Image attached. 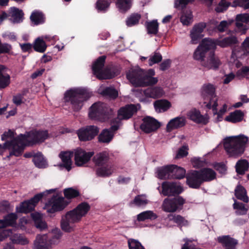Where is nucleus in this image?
<instances>
[{"mask_svg": "<svg viewBox=\"0 0 249 249\" xmlns=\"http://www.w3.org/2000/svg\"><path fill=\"white\" fill-rule=\"evenodd\" d=\"M48 137L47 130H33L20 134L11 141H7L5 145L10 150V155L16 157L21 156L26 146L43 142Z\"/></svg>", "mask_w": 249, "mask_h": 249, "instance_id": "f257e3e1", "label": "nucleus"}, {"mask_svg": "<svg viewBox=\"0 0 249 249\" xmlns=\"http://www.w3.org/2000/svg\"><path fill=\"white\" fill-rule=\"evenodd\" d=\"M216 44L210 38L202 39L194 53V58L197 60L203 61V65L208 69L216 70L220 65V61L215 56L214 51Z\"/></svg>", "mask_w": 249, "mask_h": 249, "instance_id": "f03ea898", "label": "nucleus"}, {"mask_svg": "<svg viewBox=\"0 0 249 249\" xmlns=\"http://www.w3.org/2000/svg\"><path fill=\"white\" fill-rule=\"evenodd\" d=\"M90 209L89 205L86 202L79 204L76 208L68 212L65 216L62 217L61 227L66 232H71L73 230V224L78 222L85 216Z\"/></svg>", "mask_w": 249, "mask_h": 249, "instance_id": "7ed1b4c3", "label": "nucleus"}, {"mask_svg": "<svg viewBox=\"0 0 249 249\" xmlns=\"http://www.w3.org/2000/svg\"><path fill=\"white\" fill-rule=\"evenodd\" d=\"M92 160L97 167L96 174L98 177H108L116 172V166L110 162L109 154L106 151L97 154Z\"/></svg>", "mask_w": 249, "mask_h": 249, "instance_id": "20e7f679", "label": "nucleus"}, {"mask_svg": "<svg viewBox=\"0 0 249 249\" xmlns=\"http://www.w3.org/2000/svg\"><path fill=\"white\" fill-rule=\"evenodd\" d=\"M248 141L244 136L231 137L224 140V147L230 157H237L244 152Z\"/></svg>", "mask_w": 249, "mask_h": 249, "instance_id": "39448f33", "label": "nucleus"}, {"mask_svg": "<svg viewBox=\"0 0 249 249\" xmlns=\"http://www.w3.org/2000/svg\"><path fill=\"white\" fill-rule=\"evenodd\" d=\"M114 113V110L107 104L98 102L90 107L89 116L92 120L103 122L113 117Z\"/></svg>", "mask_w": 249, "mask_h": 249, "instance_id": "423d86ee", "label": "nucleus"}, {"mask_svg": "<svg viewBox=\"0 0 249 249\" xmlns=\"http://www.w3.org/2000/svg\"><path fill=\"white\" fill-rule=\"evenodd\" d=\"M52 192H53V190H47L43 193L36 195L33 198L28 200L21 202L19 206L16 207L17 212L26 213L33 211L36 205L43 196Z\"/></svg>", "mask_w": 249, "mask_h": 249, "instance_id": "0eeeda50", "label": "nucleus"}, {"mask_svg": "<svg viewBox=\"0 0 249 249\" xmlns=\"http://www.w3.org/2000/svg\"><path fill=\"white\" fill-rule=\"evenodd\" d=\"M68 204L64 197L53 195L46 203L45 209L48 213H53L63 210Z\"/></svg>", "mask_w": 249, "mask_h": 249, "instance_id": "6e6552de", "label": "nucleus"}, {"mask_svg": "<svg viewBox=\"0 0 249 249\" xmlns=\"http://www.w3.org/2000/svg\"><path fill=\"white\" fill-rule=\"evenodd\" d=\"M185 200L181 196H178L172 198H165L162 205L163 211L168 213H174L182 209Z\"/></svg>", "mask_w": 249, "mask_h": 249, "instance_id": "1a4fd4ad", "label": "nucleus"}, {"mask_svg": "<svg viewBox=\"0 0 249 249\" xmlns=\"http://www.w3.org/2000/svg\"><path fill=\"white\" fill-rule=\"evenodd\" d=\"M90 97L89 94H65L64 99L65 102H70L75 111L80 110L83 103Z\"/></svg>", "mask_w": 249, "mask_h": 249, "instance_id": "9d476101", "label": "nucleus"}, {"mask_svg": "<svg viewBox=\"0 0 249 249\" xmlns=\"http://www.w3.org/2000/svg\"><path fill=\"white\" fill-rule=\"evenodd\" d=\"M126 78L135 87L142 86L144 71L139 67L130 69L126 73Z\"/></svg>", "mask_w": 249, "mask_h": 249, "instance_id": "9b49d317", "label": "nucleus"}, {"mask_svg": "<svg viewBox=\"0 0 249 249\" xmlns=\"http://www.w3.org/2000/svg\"><path fill=\"white\" fill-rule=\"evenodd\" d=\"M120 126V122L119 119L112 120L111 122L110 129H104L99 136V141L104 143H108L113 139L114 132L117 131Z\"/></svg>", "mask_w": 249, "mask_h": 249, "instance_id": "f8f14e48", "label": "nucleus"}, {"mask_svg": "<svg viewBox=\"0 0 249 249\" xmlns=\"http://www.w3.org/2000/svg\"><path fill=\"white\" fill-rule=\"evenodd\" d=\"M140 107V106L139 104H130L126 105L125 107H121L118 110V117L115 118L113 120L119 119L121 125V120H127L130 118L134 113L137 112Z\"/></svg>", "mask_w": 249, "mask_h": 249, "instance_id": "ddd939ff", "label": "nucleus"}, {"mask_svg": "<svg viewBox=\"0 0 249 249\" xmlns=\"http://www.w3.org/2000/svg\"><path fill=\"white\" fill-rule=\"evenodd\" d=\"M98 132L99 129L97 126L89 125L79 129L77 134L80 141H87L92 140Z\"/></svg>", "mask_w": 249, "mask_h": 249, "instance_id": "4468645a", "label": "nucleus"}, {"mask_svg": "<svg viewBox=\"0 0 249 249\" xmlns=\"http://www.w3.org/2000/svg\"><path fill=\"white\" fill-rule=\"evenodd\" d=\"M162 193L165 196L178 195L183 191V188L175 182H163L162 184Z\"/></svg>", "mask_w": 249, "mask_h": 249, "instance_id": "2eb2a0df", "label": "nucleus"}, {"mask_svg": "<svg viewBox=\"0 0 249 249\" xmlns=\"http://www.w3.org/2000/svg\"><path fill=\"white\" fill-rule=\"evenodd\" d=\"M160 126V124L153 117L147 116L142 119V123L140 126L141 129L146 133H149L157 130Z\"/></svg>", "mask_w": 249, "mask_h": 249, "instance_id": "dca6fc26", "label": "nucleus"}, {"mask_svg": "<svg viewBox=\"0 0 249 249\" xmlns=\"http://www.w3.org/2000/svg\"><path fill=\"white\" fill-rule=\"evenodd\" d=\"M94 155L93 152H87L81 148H77L74 153L75 164L81 166L87 163Z\"/></svg>", "mask_w": 249, "mask_h": 249, "instance_id": "f3484780", "label": "nucleus"}, {"mask_svg": "<svg viewBox=\"0 0 249 249\" xmlns=\"http://www.w3.org/2000/svg\"><path fill=\"white\" fill-rule=\"evenodd\" d=\"M186 183L190 188L198 189L203 183L199 171L194 170L188 173L186 176Z\"/></svg>", "mask_w": 249, "mask_h": 249, "instance_id": "a211bd4d", "label": "nucleus"}, {"mask_svg": "<svg viewBox=\"0 0 249 249\" xmlns=\"http://www.w3.org/2000/svg\"><path fill=\"white\" fill-rule=\"evenodd\" d=\"M206 26V23L205 22H199L194 26L190 34L193 44L197 43L198 41L202 37V33Z\"/></svg>", "mask_w": 249, "mask_h": 249, "instance_id": "6ab92c4d", "label": "nucleus"}, {"mask_svg": "<svg viewBox=\"0 0 249 249\" xmlns=\"http://www.w3.org/2000/svg\"><path fill=\"white\" fill-rule=\"evenodd\" d=\"M106 55L99 56L93 63L92 70L94 75H96L97 78L99 79L103 73V69L105 66L106 59Z\"/></svg>", "mask_w": 249, "mask_h": 249, "instance_id": "aec40b11", "label": "nucleus"}, {"mask_svg": "<svg viewBox=\"0 0 249 249\" xmlns=\"http://www.w3.org/2000/svg\"><path fill=\"white\" fill-rule=\"evenodd\" d=\"M120 73L119 67L115 65L107 66L103 70V73L99 79H110L118 75Z\"/></svg>", "mask_w": 249, "mask_h": 249, "instance_id": "412c9836", "label": "nucleus"}, {"mask_svg": "<svg viewBox=\"0 0 249 249\" xmlns=\"http://www.w3.org/2000/svg\"><path fill=\"white\" fill-rule=\"evenodd\" d=\"M217 241L225 248V249H235L236 245L238 243L237 240L229 235L219 236L217 237Z\"/></svg>", "mask_w": 249, "mask_h": 249, "instance_id": "4be33fe9", "label": "nucleus"}, {"mask_svg": "<svg viewBox=\"0 0 249 249\" xmlns=\"http://www.w3.org/2000/svg\"><path fill=\"white\" fill-rule=\"evenodd\" d=\"M24 14L23 11L16 7H11L9 12L10 19L15 23L22 22L24 19Z\"/></svg>", "mask_w": 249, "mask_h": 249, "instance_id": "5701e85b", "label": "nucleus"}, {"mask_svg": "<svg viewBox=\"0 0 249 249\" xmlns=\"http://www.w3.org/2000/svg\"><path fill=\"white\" fill-rule=\"evenodd\" d=\"M8 69L4 65H0V89H4L10 83V76L8 73Z\"/></svg>", "mask_w": 249, "mask_h": 249, "instance_id": "b1692460", "label": "nucleus"}, {"mask_svg": "<svg viewBox=\"0 0 249 249\" xmlns=\"http://www.w3.org/2000/svg\"><path fill=\"white\" fill-rule=\"evenodd\" d=\"M186 124V119L184 117H177L171 119L167 124L166 129L170 132L173 129L182 127Z\"/></svg>", "mask_w": 249, "mask_h": 249, "instance_id": "393cba45", "label": "nucleus"}, {"mask_svg": "<svg viewBox=\"0 0 249 249\" xmlns=\"http://www.w3.org/2000/svg\"><path fill=\"white\" fill-rule=\"evenodd\" d=\"M203 183L210 182L216 178V173L213 169L209 168H204L198 170Z\"/></svg>", "mask_w": 249, "mask_h": 249, "instance_id": "a878e982", "label": "nucleus"}, {"mask_svg": "<svg viewBox=\"0 0 249 249\" xmlns=\"http://www.w3.org/2000/svg\"><path fill=\"white\" fill-rule=\"evenodd\" d=\"M188 116L191 120L198 124H206L208 122L207 118L202 115L200 111L196 109L190 110Z\"/></svg>", "mask_w": 249, "mask_h": 249, "instance_id": "bb28decb", "label": "nucleus"}, {"mask_svg": "<svg viewBox=\"0 0 249 249\" xmlns=\"http://www.w3.org/2000/svg\"><path fill=\"white\" fill-rule=\"evenodd\" d=\"M73 155V152L71 151L62 152L59 154V157L63 162V165L68 171H70L71 168V158Z\"/></svg>", "mask_w": 249, "mask_h": 249, "instance_id": "cd10ccee", "label": "nucleus"}, {"mask_svg": "<svg viewBox=\"0 0 249 249\" xmlns=\"http://www.w3.org/2000/svg\"><path fill=\"white\" fill-rule=\"evenodd\" d=\"M204 98L209 99L208 102H205L206 107L209 109H212L213 114L217 113V107L218 106V97L216 94H204Z\"/></svg>", "mask_w": 249, "mask_h": 249, "instance_id": "c85d7f7f", "label": "nucleus"}, {"mask_svg": "<svg viewBox=\"0 0 249 249\" xmlns=\"http://www.w3.org/2000/svg\"><path fill=\"white\" fill-rule=\"evenodd\" d=\"M244 117V113L240 110H236L234 111L231 112L229 115L226 117L225 121L232 123H236L241 122Z\"/></svg>", "mask_w": 249, "mask_h": 249, "instance_id": "c756f323", "label": "nucleus"}, {"mask_svg": "<svg viewBox=\"0 0 249 249\" xmlns=\"http://www.w3.org/2000/svg\"><path fill=\"white\" fill-rule=\"evenodd\" d=\"M48 247L47 235H38L34 242V249H48Z\"/></svg>", "mask_w": 249, "mask_h": 249, "instance_id": "7c9ffc66", "label": "nucleus"}, {"mask_svg": "<svg viewBox=\"0 0 249 249\" xmlns=\"http://www.w3.org/2000/svg\"><path fill=\"white\" fill-rule=\"evenodd\" d=\"M16 214L11 213L5 216L3 219L0 220V228H6L8 226H13L17 219Z\"/></svg>", "mask_w": 249, "mask_h": 249, "instance_id": "2f4dec72", "label": "nucleus"}, {"mask_svg": "<svg viewBox=\"0 0 249 249\" xmlns=\"http://www.w3.org/2000/svg\"><path fill=\"white\" fill-rule=\"evenodd\" d=\"M30 18L31 21L36 25L43 24L45 21V17L44 14L39 10H35L33 11L30 16Z\"/></svg>", "mask_w": 249, "mask_h": 249, "instance_id": "473e14b6", "label": "nucleus"}, {"mask_svg": "<svg viewBox=\"0 0 249 249\" xmlns=\"http://www.w3.org/2000/svg\"><path fill=\"white\" fill-rule=\"evenodd\" d=\"M171 178L182 179L185 175V170L176 165H170Z\"/></svg>", "mask_w": 249, "mask_h": 249, "instance_id": "72a5a7b5", "label": "nucleus"}, {"mask_svg": "<svg viewBox=\"0 0 249 249\" xmlns=\"http://www.w3.org/2000/svg\"><path fill=\"white\" fill-rule=\"evenodd\" d=\"M33 49L36 52L43 53L46 50L47 45L43 40V37L36 38L33 44Z\"/></svg>", "mask_w": 249, "mask_h": 249, "instance_id": "f704fd0d", "label": "nucleus"}, {"mask_svg": "<svg viewBox=\"0 0 249 249\" xmlns=\"http://www.w3.org/2000/svg\"><path fill=\"white\" fill-rule=\"evenodd\" d=\"M149 202L145 195H139L136 196L133 200L130 203V205L134 204L138 207H145Z\"/></svg>", "mask_w": 249, "mask_h": 249, "instance_id": "c9c22d12", "label": "nucleus"}, {"mask_svg": "<svg viewBox=\"0 0 249 249\" xmlns=\"http://www.w3.org/2000/svg\"><path fill=\"white\" fill-rule=\"evenodd\" d=\"M167 218L169 221H172L179 226H185L188 225V222L183 216L179 214H169Z\"/></svg>", "mask_w": 249, "mask_h": 249, "instance_id": "e433bc0d", "label": "nucleus"}, {"mask_svg": "<svg viewBox=\"0 0 249 249\" xmlns=\"http://www.w3.org/2000/svg\"><path fill=\"white\" fill-rule=\"evenodd\" d=\"M32 217L34 221L35 226L40 230L45 229L47 227L46 222L42 220V215L38 213L31 214Z\"/></svg>", "mask_w": 249, "mask_h": 249, "instance_id": "4c0bfd02", "label": "nucleus"}, {"mask_svg": "<svg viewBox=\"0 0 249 249\" xmlns=\"http://www.w3.org/2000/svg\"><path fill=\"white\" fill-rule=\"evenodd\" d=\"M154 106L157 112H161L167 110L171 107V104L167 100H160L155 101Z\"/></svg>", "mask_w": 249, "mask_h": 249, "instance_id": "58836bf2", "label": "nucleus"}, {"mask_svg": "<svg viewBox=\"0 0 249 249\" xmlns=\"http://www.w3.org/2000/svg\"><path fill=\"white\" fill-rule=\"evenodd\" d=\"M116 6L121 13H124L131 7L132 0H117Z\"/></svg>", "mask_w": 249, "mask_h": 249, "instance_id": "ea45409f", "label": "nucleus"}, {"mask_svg": "<svg viewBox=\"0 0 249 249\" xmlns=\"http://www.w3.org/2000/svg\"><path fill=\"white\" fill-rule=\"evenodd\" d=\"M10 240L15 244L25 245L29 243L28 239L23 234L20 233L11 234Z\"/></svg>", "mask_w": 249, "mask_h": 249, "instance_id": "a19ab883", "label": "nucleus"}, {"mask_svg": "<svg viewBox=\"0 0 249 249\" xmlns=\"http://www.w3.org/2000/svg\"><path fill=\"white\" fill-rule=\"evenodd\" d=\"M156 173L158 178L160 179L171 178L170 165L159 168Z\"/></svg>", "mask_w": 249, "mask_h": 249, "instance_id": "79ce46f5", "label": "nucleus"}, {"mask_svg": "<svg viewBox=\"0 0 249 249\" xmlns=\"http://www.w3.org/2000/svg\"><path fill=\"white\" fill-rule=\"evenodd\" d=\"M235 196L238 199L242 200L244 202H248V197L245 188L240 184L238 185L234 190Z\"/></svg>", "mask_w": 249, "mask_h": 249, "instance_id": "37998d69", "label": "nucleus"}, {"mask_svg": "<svg viewBox=\"0 0 249 249\" xmlns=\"http://www.w3.org/2000/svg\"><path fill=\"white\" fill-rule=\"evenodd\" d=\"M145 27L147 34L156 35L159 31V23L157 20H153L150 21H146Z\"/></svg>", "mask_w": 249, "mask_h": 249, "instance_id": "c03bdc74", "label": "nucleus"}, {"mask_svg": "<svg viewBox=\"0 0 249 249\" xmlns=\"http://www.w3.org/2000/svg\"><path fill=\"white\" fill-rule=\"evenodd\" d=\"M158 217L156 213L152 211H146L141 213L137 215V219L139 221H143L146 220H155Z\"/></svg>", "mask_w": 249, "mask_h": 249, "instance_id": "a18cd8bd", "label": "nucleus"}, {"mask_svg": "<svg viewBox=\"0 0 249 249\" xmlns=\"http://www.w3.org/2000/svg\"><path fill=\"white\" fill-rule=\"evenodd\" d=\"M33 161L36 167L39 168H44L47 166L46 160L40 152L36 153L33 159Z\"/></svg>", "mask_w": 249, "mask_h": 249, "instance_id": "49530a36", "label": "nucleus"}, {"mask_svg": "<svg viewBox=\"0 0 249 249\" xmlns=\"http://www.w3.org/2000/svg\"><path fill=\"white\" fill-rule=\"evenodd\" d=\"M249 167V163L246 160H238L235 165L236 171L240 175H244Z\"/></svg>", "mask_w": 249, "mask_h": 249, "instance_id": "de8ad7c7", "label": "nucleus"}, {"mask_svg": "<svg viewBox=\"0 0 249 249\" xmlns=\"http://www.w3.org/2000/svg\"><path fill=\"white\" fill-rule=\"evenodd\" d=\"M111 3L110 0H98L96 2V8L99 12H106Z\"/></svg>", "mask_w": 249, "mask_h": 249, "instance_id": "09e8293b", "label": "nucleus"}, {"mask_svg": "<svg viewBox=\"0 0 249 249\" xmlns=\"http://www.w3.org/2000/svg\"><path fill=\"white\" fill-rule=\"evenodd\" d=\"M238 40L237 38L233 36H231L228 37L224 38L221 40L218 41V45L222 47H226L232 45L237 44Z\"/></svg>", "mask_w": 249, "mask_h": 249, "instance_id": "8fccbe9b", "label": "nucleus"}, {"mask_svg": "<svg viewBox=\"0 0 249 249\" xmlns=\"http://www.w3.org/2000/svg\"><path fill=\"white\" fill-rule=\"evenodd\" d=\"M141 18V15L138 13H133L130 15L126 19V24L128 27L135 26L139 23Z\"/></svg>", "mask_w": 249, "mask_h": 249, "instance_id": "3c124183", "label": "nucleus"}, {"mask_svg": "<svg viewBox=\"0 0 249 249\" xmlns=\"http://www.w3.org/2000/svg\"><path fill=\"white\" fill-rule=\"evenodd\" d=\"M193 18L192 13L190 11H183L180 18V21L184 25H189Z\"/></svg>", "mask_w": 249, "mask_h": 249, "instance_id": "603ef678", "label": "nucleus"}, {"mask_svg": "<svg viewBox=\"0 0 249 249\" xmlns=\"http://www.w3.org/2000/svg\"><path fill=\"white\" fill-rule=\"evenodd\" d=\"M159 95L160 94H135L141 102L145 104L151 102L153 98L155 99L159 97Z\"/></svg>", "mask_w": 249, "mask_h": 249, "instance_id": "864d4df0", "label": "nucleus"}, {"mask_svg": "<svg viewBox=\"0 0 249 249\" xmlns=\"http://www.w3.org/2000/svg\"><path fill=\"white\" fill-rule=\"evenodd\" d=\"M65 197L67 199L75 198L79 196V192L72 188H68L64 190Z\"/></svg>", "mask_w": 249, "mask_h": 249, "instance_id": "5fc2aeb1", "label": "nucleus"}, {"mask_svg": "<svg viewBox=\"0 0 249 249\" xmlns=\"http://www.w3.org/2000/svg\"><path fill=\"white\" fill-rule=\"evenodd\" d=\"M64 93H91L89 89L85 87L71 88L67 90Z\"/></svg>", "mask_w": 249, "mask_h": 249, "instance_id": "6e6d98bb", "label": "nucleus"}, {"mask_svg": "<svg viewBox=\"0 0 249 249\" xmlns=\"http://www.w3.org/2000/svg\"><path fill=\"white\" fill-rule=\"evenodd\" d=\"M162 59L161 54L160 53L154 52L152 55L150 56L148 60V64L150 66L161 62Z\"/></svg>", "mask_w": 249, "mask_h": 249, "instance_id": "4d7b16f0", "label": "nucleus"}, {"mask_svg": "<svg viewBox=\"0 0 249 249\" xmlns=\"http://www.w3.org/2000/svg\"><path fill=\"white\" fill-rule=\"evenodd\" d=\"M158 79L157 77L152 76H144L142 80V84L141 87L153 86L157 83Z\"/></svg>", "mask_w": 249, "mask_h": 249, "instance_id": "13d9d810", "label": "nucleus"}, {"mask_svg": "<svg viewBox=\"0 0 249 249\" xmlns=\"http://www.w3.org/2000/svg\"><path fill=\"white\" fill-rule=\"evenodd\" d=\"M128 245L129 249H145L140 242L133 239L128 240Z\"/></svg>", "mask_w": 249, "mask_h": 249, "instance_id": "bf43d9fd", "label": "nucleus"}, {"mask_svg": "<svg viewBox=\"0 0 249 249\" xmlns=\"http://www.w3.org/2000/svg\"><path fill=\"white\" fill-rule=\"evenodd\" d=\"M5 228H0V242L4 241L8 237H10L12 233L11 229H5Z\"/></svg>", "mask_w": 249, "mask_h": 249, "instance_id": "052dcab7", "label": "nucleus"}, {"mask_svg": "<svg viewBox=\"0 0 249 249\" xmlns=\"http://www.w3.org/2000/svg\"><path fill=\"white\" fill-rule=\"evenodd\" d=\"M230 5L231 3L226 1V0H223L222 3L220 1L218 5L215 8V10L217 13L224 12L227 10Z\"/></svg>", "mask_w": 249, "mask_h": 249, "instance_id": "680f3d73", "label": "nucleus"}, {"mask_svg": "<svg viewBox=\"0 0 249 249\" xmlns=\"http://www.w3.org/2000/svg\"><path fill=\"white\" fill-rule=\"evenodd\" d=\"M201 93H215V88L211 84H205L203 86Z\"/></svg>", "mask_w": 249, "mask_h": 249, "instance_id": "e2e57ef3", "label": "nucleus"}, {"mask_svg": "<svg viewBox=\"0 0 249 249\" xmlns=\"http://www.w3.org/2000/svg\"><path fill=\"white\" fill-rule=\"evenodd\" d=\"M188 148L187 146H182L178 149L177 154L176 156V158L179 159L186 156L188 154Z\"/></svg>", "mask_w": 249, "mask_h": 249, "instance_id": "0e129e2a", "label": "nucleus"}, {"mask_svg": "<svg viewBox=\"0 0 249 249\" xmlns=\"http://www.w3.org/2000/svg\"><path fill=\"white\" fill-rule=\"evenodd\" d=\"M171 62L172 61L170 59L164 60L160 65V70L162 71H166L170 67Z\"/></svg>", "mask_w": 249, "mask_h": 249, "instance_id": "69168bd1", "label": "nucleus"}, {"mask_svg": "<svg viewBox=\"0 0 249 249\" xmlns=\"http://www.w3.org/2000/svg\"><path fill=\"white\" fill-rule=\"evenodd\" d=\"M190 0H176L175 2V7L178 8L181 7L182 8H185L189 3Z\"/></svg>", "mask_w": 249, "mask_h": 249, "instance_id": "338daca9", "label": "nucleus"}, {"mask_svg": "<svg viewBox=\"0 0 249 249\" xmlns=\"http://www.w3.org/2000/svg\"><path fill=\"white\" fill-rule=\"evenodd\" d=\"M10 210V204L7 201L0 202V212L4 213Z\"/></svg>", "mask_w": 249, "mask_h": 249, "instance_id": "774afa93", "label": "nucleus"}]
</instances>
